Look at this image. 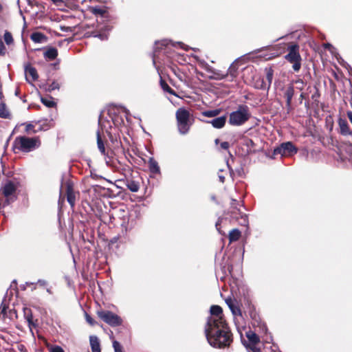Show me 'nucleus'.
<instances>
[{
	"instance_id": "46",
	"label": "nucleus",
	"mask_w": 352,
	"mask_h": 352,
	"mask_svg": "<svg viewBox=\"0 0 352 352\" xmlns=\"http://www.w3.org/2000/svg\"><path fill=\"white\" fill-rule=\"evenodd\" d=\"M230 73L232 76H234L235 69L233 65H231L229 68Z\"/></svg>"
},
{
	"instance_id": "35",
	"label": "nucleus",
	"mask_w": 352,
	"mask_h": 352,
	"mask_svg": "<svg viewBox=\"0 0 352 352\" xmlns=\"http://www.w3.org/2000/svg\"><path fill=\"white\" fill-rule=\"evenodd\" d=\"M41 102L47 107H53L56 103L51 98H42Z\"/></svg>"
},
{
	"instance_id": "42",
	"label": "nucleus",
	"mask_w": 352,
	"mask_h": 352,
	"mask_svg": "<svg viewBox=\"0 0 352 352\" xmlns=\"http://www.w3.org/2000/svg\"><path fill=\"white\" fill-rule=\"evenodd\" d=\"M6 52V47H5L3 41L0 38V55H1V56L5 55Z\"/></svg>"
},
{
	"instance_id": "19",
	"label": "nucleus",
	"mask_w": 352,
	"mask_h": 352,
	"mask_svg": "<svg viewBox=\"0 0 352 352\" xmlns=\"http://www.w3.org/2000/svg\"><path fill=\"white\" fill-rule=\"evenodd\" d=\"M338 124L340 129L341 134L346 135L351 133L348 123L345 120L340 118L338 121Z\"/></svg>"
},
{
	"instance_id": "25",
	"label": "nucleus",
	"mask_w": 352,
	"mask_h": 352,
	"mask_svg": "<svg viewBox=\"0 0 352 352\" xmlns=\"http://www.w3.org/2000/svg\"><path fill=\"white\" fill-rule=\"evenodd\" d=\"M112 122L116 127H120L124 124V118L122 116L115 114L112 118Z\"/></svg>"
},
{
	"instance_id": "30",
	"label": "nucleus",
	"mask_w": 352,
	"mask_h": 352,
	"mask_svg": "<svg viewBox=\"0 0 352 352\" xmlns=\"http://www.w3.org/2000/svg\"><path fill=\"white\" fill-rule=\"evenodd\" d=\"M0 117L2 118H10V113L5 104H0Z\"/></svg>"
},
{
	"instance_id": "50",
	"label": "nucleus",
	"mask_w": 352,
	"mask_h": 352,
	"mask_svg": "<svg viewBox=\"0 0 352 352\" xmlns=\"http://www.w3.org/2000/svg\"><path fill=\"white\" fill-rule=\"evenodd\" d=\"M226 163H227L228 168V169H229V170H230V174L232 175V174L233 173V170H232V168L230 167V164H229V163H228V161H227V162H226Z\"/></svg>"
},
{
	"instance_id": "17",
	"label": "nucleus",
	"mask_w": 352,
	"mask_h": 352,
	"mask_svg": "<svg viewBox=\"0 0 352 352\" xmlns=\"http://www.w3.org/2000/svg\"><path fill=\"white\" fill-rule=\"evenodd\" d=\"M204 68L208 72H210L212 74V76H210V78L212 79L221 80L225 77V75L221 74L218 72H216L212 67L208 65L207 63L205 64Z\"/></svg>"
},
{
	"instance_id": "29",
	"label": "nucleus",
	"mask_w": 352,
	"mask_h": 352,
	"mask_svg": "<svg viewBox=\"0 0 352 352\" xmlns=\"http://www.w3.org/2000/svg\"><path fill=\"white\" fill-rule=\"evenodd\" d=\"M274 76V71L272 69L270 68L268 69H266V79L268 82L267 90L268 91L270 88L272 80Z\"/></svg>"
},
{
	"instance_id": "56",
	"label": "nucleus",
	"mask_w": 352,
	"mask_h": 352,
	"mask_svg": "<svg viewBox=\"0 0 352 352\" xmlns=\"http://www.w3.org/2000/svg\"><path fill=\"white\" fill-rule=\"evenodd\" d=\"M47 292L48 293L51 294V291H50V289H47Z\"/></svg>"
},
{
	"instance_id": "39",
	"label": "nucleus",
	"mask_w": 352,
	"mask_h": 352,
	"mask_svg": "<svg viewBox=\"0 0 352 352\" xmlns=\"http://www.w3.org/2000/svg\"><path fill=\"white\" fill-rule=\"evenodd\" d=\"M128 187L132 192H137L139 190V186L133 182L129 184Z\"/></svg>"
},
{
	"instance_id": "23",
	"label": "nucleus",
	"mask_w": 352,
	"mask_h": 352,
	"mask_svg": "<svg viewBox=\"0 0 352 352\" xmlns=\"http://www.w3.org/2000/svg\"><path fill=\"white\" fill-rule=\"evenodd\" d=\"M67 199L69 204L71 206H74L75 204V195L74 194L73 190L70 186H67Z\"/></svg>"
},
{
	"instance_id": "18",
	"label": "nucleus",
	"mask_w": 352,
	"mask_h": 352,
	"mask_svg": "<svg viewBox=\"0 0 352 352\" xmlns=\"http://www.w3.org/2000/svg\"><path fill=\"white\" fill-rule=\"evenodd\" d=\"M30 38L32 41L36 43H41L46 41V36L43 33L38 32H33Z\"/></svg>"
},
{
	"instance_id": "4",
	"label": "nucleus",
	"mask_w": 352,
	"mask_h": 352,
	"mask_svg": "<svg viewBox=\"0 0 352 352\" xmlns=\"http://www.w3.org/2000/svg\"><path fill=\"white\" fill-rule=\"evenodd\" d=\"M176 119L177 128L179 133L182 135L186 134L192 125L190 111L185 108H179L176 111Z\"/></svg>"
},
{
	"instance_id": "15",
	"label": "nucleus",
	"mask_w": 352,
	"mask_h": 352,
	"mask_svg": "<svg viewBox=\"0 0 352 352\" xmlns=\"http://www.w3.org/2000/svg\"><path fill=\"white\" fill-rule=\"evenodd\" d=\"M89 342L92 352H101L100 341L96 336H90Z\"/></svg>"
},
{
	"instance_id": "36",
	"label": "nucleus",
	"mask_w": 352,
	"mask_h": 352,
	"mask_svg": "<svg viewBox=\"0 0 352 352\" xmlns=\"http://www.w3.org/2000/svg\"><path fill=\"white\" fill-rule=\"evenodd\" d=\"M59 88H60L59 84L56 81H53L50 85H48V87L46 89V90L47 91L51 92L54 90L59 89Z\"/></svg>"
},
{
	"instance_id": "53",
	"label": "nucleus",
	"mask_w": 352,
	"mask_h": 352,
	"mask_svg": "<svg viewBox=\"0 0 352 352\" xmlns=\"http://www.w3.org/2000/svg\"><path fill=\"white\" fill-rule=\"evenodd\" d=\"M19 93V89H16L15 91V95L18 96Z\"/></svg>"
},
{
	"instance_id": "28",
	"label": "nucleus",
	"mask_w": 352,
	"mask_h": 352,
	"mask_svg": "<svg viewBox=\"0 0 352 352\" xmlns=\"http://www.w3.org/2000/svg\"><path fill=\"white\" fill-rule=\"evenodd\" d=\"M254 87L258 89H267V86L266 85L263 78H258L254 82Z\"/></svg>"
},
{
	"instance_id": "27",
	"label": "nucleus",
	"mask_w": 352,
	"mask_h": 352,
	"mask_svg": "<svg viewBox=\"0 0 352 352\" xmlns=\"http://www.w3.org/2000/svg\"><path fill=\"white\" fill-rule=\"evenodd\" d=\"M97 144H98V148L99 151L101 152L102 154L104 155L105 154V147H104V143L102 140V138L100 137L99 131L97 132Z\"/></svg>"
},
{
	"instance_id": "14",
	"label": "nucleus",
	"mask_w": 352,
	"mask_h": 352,
	"mask_svg": "<svg viewBox=\"0 0 352 352\" xmlns=\"http://www.w3.org/2000/svg\"><path fill=\"white\" fill-rule=\"evenodd\" d=\"M294 95V87L291 83L287 88L285 92V96L286 98V106L289 109L291 108V103L292 98Z\"/></svg>"
},
{
	"instance_id": "7",
	"label": "nucleus",
	"mask_w": 352,
	"mask_h": 352,
	"mask_svg": "<svg viewBox=\"0 0 352 352\" xmlns=\"http://www.w3.org/2000/svg\"><path fill=\"white\" fill-rule=\"evenodd\" d=\"M97 314L102 321L111 327H118L122 323V318L110 311H98Z\"/></svg>"
},
{
	"instance_id": "9",
	"label": "nucleus",
	"mask_w": 352,
	"mask_h": 352,
	"mask_svg": "<svg viewBox=\"0 0 352 352\" xmlns=\"http://www.w3.org/2000/svg\"><path fill=\"white\" fill-rule=\"evenodd\" d=\"M297 151V148L291 142H287L282 143L279 146L275 148L273 151V155L289 156L296 153Z\"/></svg>"
},
{
	"instance_id": "8",
	"label": "nucleus",
	"mask_w": 352,
	"mask_h": 352,
	"mask_svg": "<svg viewBox=\"0 0 352 352\" xmlns=\"http://www.w3.org/2000/svg\"><path fill=\"white\" fill-rule=\"evenodd\" d=\"M171 44L172 46H176V45H179L181 48H184V45L180 42H178L177 43H172L171 41H169L168 40H162V41L155 42V47H154V52L153 55V64L155 65L156 61L159 56V53L160 51H164V52H166L167 48L168 47V45Z\"/></svg>"
},
{
	"instance_id": "26",
	"label": "nucleus",
	"mask_w": 352,
	"mask_h": 352,
	"mask_svg": "<svg viewBox=\"0 0 352 352\" xmlns=\"http://www.w3.org/2000/svg\"><path fill=\"white\" fill-rule=\"evenodd\" d=\"M220 109H213L202 112V115L208 118H214L220 113Z\"/></svg>"
},
{
	"instance_id": "3",
	"label": "nucleus",
	"mask_w": 352,
	"mask_h": 352,
	"mask_svg": "<svg viewBox=\"0 0 352 352\" xmlns=\"http://www.w3.org/2000/svg\"><path fill=\"white\" fill-rule=\"evenodd\" d=\"M251 117L249 107L246 105H239L237 110L232 111L229 116V124L232 126H241Z\"/></svg>"
},
{
	"instance_id": "40",
	"label": "nucleus",
	"mask_w": 352,
	"mask_h": 352,
	"mask_svg": "<svg viewBox=\"0 0 352 352\" xmlns=\"http://www.w3.org/2000/svg\"><path fill=\"white\" fill-rule=\"evenodd\" d=\"M85 319L86 321L91 326H94L96 324L95 320L87 313L85 314Z\"/></svg>"
},
{
	"instance_id": "38",
	"label": "nucleus",
	"mask_w": 352,
	"mask_h": 352,
	"mask_svg": "<svg viewBox=\"0 0 352 352\" xmlns=\"http://www.w3.org/2000/svg\"><path fill=\"white\" fill-rule=\"evenodd\" d=\"M113 347L114 349L115 352H123L122 346L118 341H113Z\"/></svg>"
},
{
	"instance_id": "43",
	"label": "nucleus",
	"mask_w": 352,
	"mask_h": 352,
	"mask_svg": "<svg viewBox=\"0 0 352 352\" xmlns=\"http://www.w3.org/2000/svg\"><path fill=\"white\" fill-rule=\"evenodd\" d=\"M121 111H122V113L125 116L126 120L129 122V111L127 109H126L124 107H122L121 108Z\"/></svg>"
},
{
	"instance_id": "21",
	"label": "nucleus",
	"mask_w": 352,
	"mask_h": 352,
	"mask_svg": "<svg viewBox=\"0 0 352 352\" xmlns=\"http://www.w3.org/2000/svg\"><path fill=\"white\" fill-rule=\"evenodd\" d=\"M58 56V50L54 47L47 49L44 53V57L50 60L55 59Z\"/></svg>"
},
{
	"instance_id": "58",
	"label": "nucleus",
	"mask_w": 352,
	"mask_h": 352,
	"mask_svg": "<svg viewBox=\"0 0 352 352\" xmlns=\"http://www.w3.org/2000/svg\"><path fill=\"white\" fill-rule=\"evenodd\" d=\"M330 45H331L330 44H327L326 47H329Z\"/></svg>"
},
{
	"instance_id": "5",
	"label": "nucleus",
	"mask_w": 352,
	"mask_h": 352,
	"mask_svg": "<svg viewBox=\"0 0 352 352\" xmlns=\"http://www.w3.org/2000/svg\"><path fill=\"white\" fill-rule=\"evenodd\" d=\"M17 184L12 181H7L0 190V196L6 199V203L9 204L16 199Z\"/></svg>"
},
{
	"instance_id": "45",
	"label": "nucleus",
	"mask_w": 352,
	"mask_h": 352,
	"mask_svg": "<svg viewBox=\"0 0 352 352\" xmlns=\"http://www.w3.org/2000/svg\"><path fill=\"white\" fill-rule=\"evenodd\" d=\"M221 147L223 149L226 150V149H228L229 148V143L228 142H223L221 144Z\"/></svg>"
},
{
	"instance_id": "55",
	"label": "nucleus",
	"mask_w": 352,
	"mask_h": 352,
	"mask_svg": "<svg viewBox=\"0 0 352 352\" xmlns=\"http://www.w3.org/2000/svg\"><path fill=\"white\" fill-rule=\"evenodd\" d=\"M236 201L235 199H232V204H235V202H236Z\"/></svg>"
},
{
	"instance_id": "57",
	"label": "nucleus",
	"mask_w": 352,
	"mask_h": 352,
	"mask_svg": "<svg viewBox=\"0 0 352 352\" xmlns=\"http://www.w3.org/2000/svg\"><path fill=\"white\" fill-rule=\"evenodd\" d=\"M218 225H219V223H216V228H217V230H219V228H218Z\"/></svg>"
},
{
	"instance_id": "11",
	"label": "nucleus",
	"mask_w": 352,
	"mask_h": 352,
	"mask_svg": "<svg viewBox=\"0 0 352 352\" xmlns=\"http://www.w3.org/2000/svg\"><path fill=\"white\" fill-rule=\"evenodd\" d=\"M226 302L234 317H241L242 316L241 309L236 300L229 298L226 300Z\"/></svg>"
},
{
	"instance_id": "37",
	"label": "nucleus",
	"mask_w": 352,
	"mask_h": 352,
	"mask_svg": "<svg viewBox=\"0 0 352 352\" xmlns=\"http://www.w3.org/2000/svg\"><path fill=\"white\" fill-rule=\"evenodd\" d=\"M25 317L29 326H30L32 324V315L30 309L25 310Z\"/></svg>"
},
{
	"instance_id": "20",
	"label": "nucleus",
	"mask_w": 352,
	"mask_h": 352,
	"mask_svg": "<svg viewBox=\"0 0 352 352\" xmlns=\"http://www.w3.org/2000/svg\"><path fill=\"white\" fill-rule=\"evenodd\" d=\"M148 167L150 171L153 173L157 174L160 173V166L158 165L157 162L153 157H151L148 160Z\"/></svg>"
},
{
	"instance_id": "47",
	"label": "nucleus",
	"mask_w": 352,
	"mask_h": 352,
	"mask_svg": "<svg viewBox=\"0 0 352 352\" xmlns=\"http://www.w3.org/2000/svg\"><path fill=\"white\" fill-rule=\"evenodd\" d=\"M38 283L41 286H45L47 285V281L45 280H38Z\"/></svg>"
},
{
	"instance_id": "2",
	"label": "nucleus",
	"mask_w": 352,
	"mask_h": 352,
	"mask_svg": "<svg viewBox=\"0 0 352 352\" xmlns=\"http://www.w3.org/2000/svg\"><path fill=\"white\" fill-rule=\"evenodd\" d=\"M40 145L41 141L38 137L29 138L26 136H19L14 139L12 148L14 152L19 151L28 153L38 148Z\"/></svg>"
},
{
	"instance_id": "54",
	"label": "nucleus",
	"mask_w": 352,
	"mask_h": 352,
	"mask_svg": "<svg viewBox=\"0 0 352 352\" xmlns=\"http://www.w3.org/2000/svg\"><path fill=\"white\" fill-rule=\"evenodd\" d=\"M300 98H304V94H303V93H302V94H300Z\"/></svg>"
},
{
	"instance_id": "1",
	"label": "nucleus",
	"mask_w": 352,
	"mask_h": 352,
	"mask_svg": "<svg viewBox=\"0 0 352 352\" xmlns=\"http://www.w3.org/2000/svg\"><path fill=\"white\" fill-rule=\"evenodd\" d=\"M210 314L205 328L208 343L219 349L230 346L232 342V333L223 318L222 308L219 305H212Z\"/></svg>"
},
{
	"instance_id": "52",
	"label": "nucleus",
	"mask_w": 352,
	"mask_h": 352,
	"mask_svg": "<svg viewBox=\"0 0 352 352\" xmlns=\"http://www.w3.org/2000/svg\"><path fill=\"white\" fill-rule=\"evenodd\" d=\"M243 221H244V225H247L248 223L246 216H245V217L243 219Z\"/></svg>"
},
{
	"instance_id": "41",
	"label": "nucleus",
	"mask_w": 352,
	"mask_h": 352,
	"mask_svg": "<svg viewBox=\"0 0 352 352\" xmlns=\"http://www.w3.org/2000/svg\"><path fill=\"white\" fill-rule=\"evenodd\" d=\"M50 352H64L63 349L58 346H52L50 348Z\"/></svg>"
},
{
	"instance_id": "13",
	"label": "nucleus",
	"mask_w": 352,
	"mask_h": 352,
	"mask_svg": "<svg viewBox=\"0 0 352 352\" xmlns=\"http://www.w3.org/2000/svg\"><path fill=\"white\" fill-rule=\"evenodd\" d=\"M226 117L225 116L216 118L212 120L206 121L207 123L211 124L215 129H221L225 126Z\"/></svg>"
},
{
	"instance_id": "6",
	"label": "nucleus",
	"mask_w": 352,
	"mask_h": 352,
	"mask_svg": "<svg viewBox=\"0 0 352 352\" xmlns=\"http://www.w3.org/2000/svg\"><path fill=\"white\" fill-rule=\"evenodd\" d=\"M289 53L285 56V58L291 63L295 72H298L301 67V57L299 54V46L296 44L288 47Z\"/></svg>"
},
{
	"instance_id": "31",
	"label": "nucleus",
	"mask_w": 352,
	"mask_h": 352,
	"mask_svg": "<svg viewBox=\"0 0 352 352\" xmlns=\"http://www.w3.org/2000/svg\"><path fill=\"white\" fill-rule=\"evenodd\" d=\"M247 337L249 341L253 344H255L259 342V338L255 333L250 331L247 333Z\"/></svg>"
},
{
	"instance_id": "32",
	"label": "nucleus",
	"mask_w": 352,
	"mask_h": 352,
	"mask_svg": "<svg viewBox=\"0 0 352 352\" xmlns=\"http://www.w3.org/2000/svg\"><path fill=\"white\" fill-rule=\"evenodd\" d=\"M292 84L294 85V84L296 85V88L300 91H302L305 86V82L303 81V80L300 78H298L296 80H292Z\"/></svg>"
},
{
	"instance_id": "51",
	"label": "nucleus",
	"mask_w": 352,
	"mask_h": 352,
	"mask_svg": "<svg viewBox=\"0 0 352 352\" xmlns=\"http://www.w3.org/2000/svg\"><path fill=\"white\" fill-rule=\"evenodd\" d=\"M252 352H261L260 349L254 347V346L253 348H252Z\"/></svg>"
},
{
	"instance_id": "24",
	"label": "nucleus",
	"mask_w": 352,
	"mask_h": 352,
	"mask_svg": "<svg viewBox=\"0 0 352 352\" xmlns=\"http://www.w3.org/2000/svg\"><path fill=\"white\" fill-rule=\"evenodd\" d=\"M241 236V232L238 229H233L229 233V240L230 242L237 241Z\"/></svg>"
},
{
	"instance_id": "22",
	"label": "nucleus",
	"mask_w": 352,
	"mask_h": 352,
	"mask_svg": "<svg viewBox=\"0 0 352 352\" xmlns=\"http://www.w3.org/2000/svg\"><path fill=\"white\" fill-rule=\"evenodd\" d=\"M90 12L96 16H103L106 13V10L100 6H92L89 8Z\"/></svg>"
},
{
	"instance_id": "34",
	"label": "nucleus",
	"mask_w": 352,
	"mask_h": 352,
	"mask_svg": "<svg viewBox=\"0 0 352 352\" xmlns=\"http://www.w3.org/2000/svg\"><path fill=\"white\" fill-rule=\"evenodd\" d=\"M3 38L7 45H10L13 43L12 35L10 32L8 31L5 32Z\"/></svg>"
},
{
	"instance_id": "12",
	"label": "nucleus",
	"mask_w": 352,
	"mask_h": 352,
	"mask_svg": "<svg viewBox=\"0 0 352 352\" xmlns=\"http://www.w3.org/2000/svg\"><path fill=\"white\" fill-rule=\"evenodd\" d=\"M25 74L26 80L28 82H30V78H31V81H35L38 78L36 69L30 65H25Z\"/></svg>"
},
{
	"instance_id": "10",
	"label": "nucleus",
	"mask_w": 352,
	"mask_h": 352,
	"mask_svg": "<svg viewBox=\"0 0 352 352\" xmlns=\"http://www.w3.org/2000/svg\"><path fill=\"white\" fill-rule=\"evenodd\" d=\"M111 30V25L108 23L104 24H98L97 28L91 32V36L98 38L101 41L108 38L109 32Z\"/></svg>"
},
{
	"instance_id": "49",
	"label": "nucleus",
	"mask_w": 352,
	"mask_h": 352,
	"mask_svg": "<svg viewBox=\"0 0 352 352\" xmlns=\"http://www.w3.org/2000/svg\"><path fill=\"white\" fill-rule=\"evenodd\" d=\"M347 116L350 120V122H351L352 124V112H348L347 113Z\"/></svg>"
},
{
	"instance_id": "16",
	"label": "nucleus",
	"mask_w": 352,
	"mask_h": 352,
	"mask_svg": "<svg viewBox=\"0 0 352 352\" xmlns=\"http://www.w3.org/2000/svg\"><path fill=\"white\" fill-rule=\"evenodd\" d=\"M38 131H46L54 126V121L52 119H44L38 121Z\"/></svg>"
},
{
	"instance_id": "33",
	"label": "nucleus",
	"mask_w": 352,
	"mask_h": 352,
	"mask_svg": "<svg viewBox=\"0 0 352 352\" xmlns=\"http://www.w3.org/2000/svg\"><path fill=\"white\" fill-rule=\"evenodd\" d=\"M160 84H161V87H162V89L164 91H166L173 95L175 94V91L168 86V85L166 82L161 80Z\"/></svg>"
},
{
	"instance_id": "48",
	"label": "nucleus",
	"mask_w": 352,
	"mask_h": 352,
	"mask_svg": "<svg viewBox=\"0 0 352 352\" xmlns=\"http://www.w3.org/2000/svg\"><path fill=\"white\" fill-rule=\"evenodd\" d=\"M32 128H33V125H32V124H28L26 126V127H25V131H29L32 130Z\"/></svg>"
},
{
	"instance_id": "44",
	"label": "nucleus",
	"mask_w": 352,
	"mask_h": 352,
	"mask_svg": "<svg viewBox=\"0 0 352 352\" xmlns=\"http://www.w3.org/2000/svg\"><path fill=\"white\" fill-rule=\"evenodd\" d=\"M222 172H223V170L220 169L219 173H218V177H219V181L221 182V183H223L225 182V177L224 175L222 174Z\"/></svg>"
}]
</instances>
